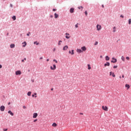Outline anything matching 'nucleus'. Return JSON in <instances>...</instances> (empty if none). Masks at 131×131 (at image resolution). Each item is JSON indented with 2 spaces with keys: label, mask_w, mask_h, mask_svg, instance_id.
Listing matches in <instances>:
<instances>
[{
  "label": "nucleus",
  "mask_w": 131,
  "mask_h": 131,
  "mask_svg": "<svg viewBox=\"0 0 131 131\" xmlns=\"http://www.w3.org/2000/svg\"><path fill=\"white\" fill-rule=\"evenodd\" d=\"M34 95H35V96H36L37 95V94L36 93H35Z\"/></svg>",
  "instance_id": "52"
},
{
  "label": "nucleus",
  "mask_w": 131,
  "mask_h": 131,
  "mask_svg": "<svg viewBox=\"0 0 131 131\" xmlns=\"http://www.w3.org/2000/svg\"><path fill=\"white\" fill-rule=\"evenodd\" d=\"M106 66H110V63L107 62L106 63L104 64V67H106Z\"/></svg>",
  "instance_id": "18"
},
{
  "label": "nucleus",
  "mask_w": 131,
  "mask_h": 131,
  "mask_svg": "<svg viewBox=\"0 0 131 131\" xmlns=\"http://www.w3.org/2000/svg\"><path fill=\"white\" fill-rule=\"evenodd\" d=\"M54 17L55 19H57V18H58V17H59V15L57 13H55L54 14Z\"/></svg>",
  "instance_id": "19"
},
{
  "label": "nucleus",
  "mask_w": 131,
  "mask_h": 131,
  "mask_svg": "<svg viewBox=\"0 0 131 131\" xmlns=\"http://www.w3.org/2000/svg\"><path fill=\"white\" fill-rule=\"evenodd\" d=\"M40 60H42V57H40Z\"/></svg>",
  "instance_id": "53"
},
{
  "label": "nucleus",
  "mask_w": 131,
  "mask_h": 131,
  "mask_svg": "<svg viewBox=\"0 0 131 131\" xmlns=\"http://www.w3.org/2000/svg\"><path fill=\"white\" fill-rule=\"evenodd\" d=\"M21 62H24V59H23V60H21Z\"/></svg>",
  "instance_id": "56"
},
{
  "label": "nucleus",
  "mask_w": 131,
  "mask_h": 131,
  "mask_svg": "<svg viewBox=\"0 0 131 131\" xmlns=\"http://www.w3.org/2000/svg\"><path fill=\"white\" fill-rule=\"evenodd\" d=\"M71 55H74V50H72Z\"/></svg>",
  "instance_id": "28"
},
{
  "label": "nucleus",
  "mask_w": 131,
  "mask_h": 131,
  "mask_svg": "<svg viewBox=\"0 0 131 131\" xmlns=\"http://www.w3.org/2000/svg\"><path fill=\"white\" fill-rule=\"evenodd\" d=\"M102 109L104 110V111H108V107L105 106H102Z\"/></svg>",
  "instance_id": "3"
},
{
  "label": "nucleus",
  "mask_w": 131,
  "mask_h": 131,
  "mask_svg": "<svg viewBox=\"0 0 131 131\" xmlns=\"http://www.w3.org/2000/svg\"><path fill=\"white\" fill-rule=\"evenodd\" d=\"M121 60L122 61H123V62H124L125 61V58L124 57V56H121Z\"/></svg>",
  "instance_id": "20"
},
{
  "label": "nucleus",
  "mask_w": 131,
  "mask_h": 131,
  "mask_svg": "<svg viewBox=\"0 0 131 131\" xmlns=\"http://www.w3.org/2000/svg\"><path fill=\"white\" fill-rule=\"evenodd\" d=\"M80 115H83V113H80Z\"/></svg>",
  "instance_id": "45"
},
{
  "label": "nucleus",
  "mask_w": 131,
  "mask_h": 131,
  "mask_svg": "<svg viewBox=\"0 0 131 131\" xmlns=\"http://www.w3.org/2000/svg\"><path fill=\"white\" fill-rule=\"evenodd\" d=\"M52 126H53V127H56V126H57V123H53L52 124Z\"/></svg>",
  "instance_id": "22"
},
{
  "label": "nucleus",
  "mask_w": 131,
  "mask_h": 131,
  "mask_svg": "<svg viewBox=\"0 0 131 131\" xmlns=\"http://www.w3.org/2000/svg\"><path fill=\"white\" fill-rule=\"evenodd\" d=\"M56 65L55 64H53V67H50V69L51 70H56Z\"/></svg>",
  "instance_id": "4"
},
{
  "label": "nucleus",
  "mask_w": 131,
  "mask_h": 131,
  "mask_svg": "<svg viewBox=\"0 0 131 131\" xmlns=\"http://www.w3.org/2000/svg\"><path fill=\"white\" fill-rule=\"evenodd\" d=\"M10 104H11V102L8 103V105H10Z\"/></svg>",
  "instance_id": "60"
},
{
  "label": "nucleus",
  "mask_w": 131,
  "mask_h": 131,
  "mask_svg": "<svg viewBox=\"0 0 131 131\" xmlns=\"http://www.w3.org/2000/svg\"><path fill=\"white\" fill-rule=\"evenodd\" d=\"M55 51H56V48L53 49V52H55Z\"/></svg>",
  "instance_id": "44"
},
{
  "label": "nucleus",
  "mask_w": 131,
  "mask_h": 131,
  "mask_svg": "<svg viewBox=\"0 0 131 131\" xmlns=\"http://www.w3.org/2000/svg\"><path fill=\"white\" fill-rule=\"evenodd\" d=\"M36 97H37V96H35V98H36Z\"/></svg>",
  "instance_id": "62"
},
{
  "label": "nucleus",
  "mask_w": 131,
  "mask_h": 131,
  "mask_svg": "<svg viewBox=\"0 0 131 131\" xmlns=\"http://www.w3.org/2000/svg\"><path fill=\"white\" fill-rule=\"evenodd\" d=\"M78 9H79V10H80V9H83V7L82 6H80L78 7Z\"/></svg>",
  "instance_id": "29"
},
{
  "label": "nucleus",
  "mask_w": 131,
  "mask_h": 131,
  "mask_svg": "<svg viewBox=\"0 0 131 131\" xmlns=\"http://www.w3.org/2000/svg\"><path fill=\"white\" fill-rule=\"evenodd\" d=\"M96 28H97V30H98V31H100V30H101V29H102V27H101V25H97L96 26Z\"/></svg>",
  "instance_id": "1"
},
{
  "label": "nucleus",
  "mask_w": 131,
  "mask_h": 131,
  "mask_svg": "<svg viewBox=\"0 0 131 131\" xmlns=\"http://www.w3.org/2000/svg\"><path fill=\"white\" fill-rule=\"evenodd\" d=\"M51 91H53V89H51Z\"/></svg>",
  "instance_id": "63"
},
{
  "label": "nucleus",
  "mask_w": 131,
  "mask_h": 131,
  "mask_svg": "<svg viewBox=\"0 0 131 131\" xmlns=\"http://www.w3.org/2000/svg\"><path fill=\"white\" fill-rule=\"evenodd\" d=\"M25 60V61H26V58H25L24 60Z\"/></svg>",
  "instance_id": "55"
},
{
  "label": "nucleus",
  "mask_w": 131,
  "mask_h": 131,
  "mask_svg": "<svg viewBox=\"0 0 131 131\" xmlns=\"http://www.w3.org/2000/svg\"><path fill=\"white\" fill-rule=\"evenodd\" d=\"M7 130H8V128L3 129V131H7Z\"/></svg>",
  "instance_id": "40"
},
{
  "label": "nucleus",
  "mask_w": 131,
  "mask_h": 131,
  "mask_svg": "<svg viewBox=\"0 0 131 131\" xmlns=\"http://www.w3.org/2000/svg\"><path fill=\"white\" fill-rule=\"evenodd\" d=\"M102 7L104 8V5H102Z\"/></svg>",
  "instance_id": "57"
},
{
  "label": "nucleus",
  "mask_w": 131,
  "mask_h": 131,
  "mask_svg": "<svg viewBox=\"0 0 131 131\" xmlns=\"http://www.w3.org/2000/svg\"><path fill=\"white\" fill-rule=\"evenodd\" d=\"M27 35L28 36H29V34H27Z\"/></svg>",
  "instance_id": "54"
},
{
  "label": "nucleus",
  "mask_w": 131,
  "mask_h": 131,
  "mask_svg": "<svg viewBox=\"0 0 131 131\" xmlns=\"http://www.w3.org/2000/svg\"><path fill=\"white\" fill-rule=\"evenodd\" d=\"M116 31V28L115 27H114L113 32H115Z\"/></svg>",
  "instance_id": "30"
},
{
  "label": "nucleus",
  "mask_w": 131,
  "mask_h": 131,
  "mask_svg": "<svg viewBox=\"0 0 131 131\" xmlns=\"http://www.w3.org/2000/svg\"><path fill=\"white\" fill-rule=\"evenodd\" d=\"M76 52H77V53H78L79 54L82 53V51L79 49H77Z\"/></svg>",
  "instance_id": "10"
},
{
  "label": "nucleus",
  "mask_w": 131,
  "mask_h": 131,
  "mask_svg": "<svg viewBox=\"0 0 131 131\" xmlns=\"http://www.w3.org/2000/svg\"><path fill=\"white\" fill-rule=\"evenodd\" d=\"M110 76H112L113 77H115V74H114V73L112 72H110Z\"/></svg>",
  "instance_id": "12"
},
{
  "label": "nucleus",
  "mask_w": 131,
  "mask_h": 131,
  "mask_svg": "<svg viewBox=\"0 0 131 131\" xmlns=\"http://www.w3.org/2000/svg\"><path fill=\"white\" fill-rule=\"evenodd\" d=\"M12 19H13V21H15V20H16V16H13L12 17Z\"/></svg>",
  "instance_id": "25"
},
{
  "label": "nucleus",
  "mask_w": 131,
  "mask_h": 131,
  "mask_svg": "<svg viewBox=\"0 0 131 131\" xmlns=\"http://www.w3.org/2000/svg\"><path fill=\"white\" fill-rule=\"evenodd\" d=\"M131 24V19H129L128 20V24L130 25Z\"/></svg>",
  "instance_id": "31"
},
{
  "label": "nucleus",
  "mask_w": 131,
  "mask_h": 131,
  "mask_svg": "<svg viewBox=\"0 0 131 131\" xmlns=\"http://www.w3.org/2000/svg\"><path fill=\"white\" fill-rule=\"evenodd\" d=\"M62 42V40H59L58 42V46H61V43Z\"/></svg>",
  "instance_id": "26"
},
{
  "label": "nucleus",
  "mask_w": 131,
  "mask_h": 131,
  "mask_svg": "<svg viewBox=\"0 0 131 131\" xmlns=\"http://www.w3.org/2000/svg\"><path fill=\"white\" fill-rule=\"evenodd\" d=\"M122 78H124V75H122Z\"/></svg>",
  "instance_id": "43"
},
{
  "label": "nucleus",
  "mask_w": 131,
  "mask_h": 131,
  "mask_svg": "<svg viewBox=\"0 0 131 131\" xmlns=\"http://www.w3.org/2000/svg\"><path fill=\"white\" fill-rule=\"evenodd\" d=\"M53 62H55V63H58V61H57V60L56 59H54Z\"/></svg>",
  "instance_id": "33"
},
{
  "label": "nucleus",
  "mask_w": 131,
  "mask_h": 131,
  "mask_svg": "<svg viewBox=\"0 0 131 131\" xmlns=\"http://www.w3.org/2000/svg\"><path fill=\"white\" fill-rule=\"evenodd\" d=\"M8 113H9V114H10V115H11V116H14V113H13L12 112V111H8Z\"/></svg>",
  "instance_id": "15"
},
{
  "label": "nucleus",
  "mask_w": 131,
  "mask_h": 131,
  "mask_svg": "<svg viewBox=\"0 0 131 131\" xmlns=\"http://www.w3.org/2000/svg\"><path fill=\"white\" fill-rule=\"evenodd\" d=\"M97 45H98V41H96L94 44L95 46H97Z\"/></svg>",
  "instance_id": "36"
},
{
  "label": "nucleus",
  "mask_w": 131,
  "mask_h": 131,
  "mask_svg": "<svg viewBox=\"0 0 131 131\" xmlns=\"http://www.w3.org/2000/svg\"><path fill=\"white\" fill-rule=\"evenodd\" d=\"M7 35H9V33H7Z\"/></svg>",
  "instance_id": "61"
},
{
  "label": "nucleus",
  "mask_w": 131,
  "mask_h": 131,
  "mask_svg": "<svg viewBox=\"0 0 131 131\" xmlns=\"http://www.w3.org/2000/svg\"><path fill=\"white\" fill-rule=\"evenodd\" d=\"M100 58H103V56L101 55V56H100Z\"/></svg>",
  "instance_id": "50"
},
{
  "label": "nucleus",
  "mask_w": 131,
  "mask_h": 131,
  "mask_svg": "<svg viewBox=\"0 0 131 131\" xmlns=\"http://www.w3.org/2000/svg\"><path fill=\"white\" fill-rule=\"evenodd\" d=\"M49 61H50V59H47V62H49Z\"/></svg>",
  "instance_id": "47"
},
{
  "label": "nucleus",
  "mask_w": 131,
  "mask_h": 131,
  "mask_svg": "<svg viewBox=\"0 0 131 131\" xmlns=\"http://www.w3.org/2000/svg\"><path fill=\"white\" fill-rule=\"evenodd\" d=\"M75 27L76 28H77L78 27V24H77L76 25H75Z\"/></svg>",
  "instance_id": "34"
},
{
  "label": "nucleus",
  "mask_w": 131,
  "mask_h": 131,
  "mask_svg": "<svg viewBox=\"0 0 131 131\" xmlns=\"http://www.w3.org/2000/svg\"><path fill=\"white\" fill-rule=\"evenodd\" d=\"M38 115L37 114V113H34L33 115V118H36V117H37Z\"/></svg>",
  "instance_id": "8"
},
{
  "label": "nucleus",
  "mask_w": 131,
  "mask_h": 131,
  "mask_svg": "<svg viewBox=\"0 0 131 131\" xmlns=\"http://www.w3.org/2000/svg\"><path fill=\"white\" fill-rule=\"evenodd\" d=\"M11 49H13V48H15V45L14 44H11L10 46Z\"/></svg>",
  "instance_id": "21"
},
{
  "label": "nucleus",
  "mask_w": 131,
  "mask_h": 131,
  "mask_svg": "<svg viewBox=\"0 0 131 131\" xmlns=\"http://www.w3.org/2000/svg\"><path fill=\"white\" fill-rule=\"evenodd\" d=\"M88 70H91V69H92V68L91 67L90 64H88Z\"/></svg>",
  "instance_id": "23"
},
{
  "label": "nucleus",
  "mask_w": 131,
  "mask_h": 131,
  "mask_svg": "<svg viewBox=\"0 0 131 131\" xmlns=\"http://www.w3.org/2000/svg\"><path fill=\"white\" fill-rule=\"evenodd\" d=\"M119 78L121 79V76H119Z\"/></svg>",
  "instance_id": "58"
},
{
  "label": "nucleus",
  "mask_w": 131,
  "mask_h": 131,
  "mask_svg": "<svg viewBox=\"0 0 131 131\" xmlns=\"http://www.w3.org/2000/svg\"><path fill=\"white\" fill-rule=\"evenodd\" d=\"M10 6L11 7V8H12L13 7V5L10 4Z\"/></svg>",
  "instance_id": "48"
},
{
  "label": "nucleus",
  "mask_w": 131,
  "mask_h": 131,
  "mask_svg": "<svg viewBox=\"0 0 131 131\" xmlns=\"http://www.w3.org/2000/svg\"><path fill=\"white\" fill-rule=\"evenodd\" d=\"M2 67L3 66L1 64H0V68H2Z\"/></svg>",
  "instance_id": "51"
},
{
  "label": "nucleus",
  "mask_w": 131,
  "mask_h": 131,
  "mask_svg": "<svg viewBox=\"0 0 131 131\" xmlns=\"http://www.w3.org/2000/svg\"><path fill=\"white\" fill-rule=\"evenodd\" d=\"M66 38H67V39H69L70 38V36H69L70 34L68 33H66Z\"/></svg>",
  "instance_id": "7"
},
{
  "label": "nucleus",
  "mask_w": 131,
  "mask_h": 131,
  "mask_svg": "<svg viewBox=\"0 0 131 131\" xmlns=\"http://www.w3.org/2000/svg\"><path fill=\"white\" fill-rule=\"evenodd\" d=\"M120 17H121V18H123V15H120Z\"/></svg>",
  "instance_id": "42"
},
{
  "label": "nucleus",
  "mask_w": 131,
  "mask_h": 131,
  "mask_svg": "<svg viewBox=\"0 0 131 131\" xmlns=\"http://www.w3.org/2000/svg\"><path fill=\"white\" fill-rule=\"evenodd\" d=\"M68 49V46H65L63 48V51H67V50Z\"/></svg>",
  "instance_id": "14"
},
{
  "label": "nucleus",
  "mask_w": 131,
  "mask_h": 131,
  "mask_svg": "<svg viewBox=\"0 0 131 131\" xmlns=\"http://www.w3.org/2000/svg\"><path fill=\"white\" fill-rule=\"evenodd\" d=\"M6 108V107H5V106L2 105L0 107V110L1 111L4 112L5 111V109Z\"/></svg>",
  "instance_id": "5"
},
{
  "label": "nucleus",
  "mask_w": 131,
  "mask_h": 131,
  "mask_svg": "<svg viewBox=\"0 0 131 131\" xmlns=\"http://www.w3.org/2000/svg\"><path fill=\"white\" fill-rule=\"evenodd\" d=\"M53 15H50V18H53Z\"/></svg>",
  "instance_id": "49"
},
{
  "label": "nucleus",
  "mask_w": 131,
  "mask_h": 131,
  "mask_svg": "<svg viewBox=\"0 0 131 131\" xmlns=\"http://www.w3.org/2000/svg\"><path fill=\"white\" fill-rule=\"evenodd\" d=\"M70 12L72 14L73 13H74V8H72L70 10Z\"/></svg>",
  "instance_id": "11"
},
{
  "label": "nucleus",
  "mask_w": 131,
  "mask_h": 131,
  "mask_svg": "<svg viewBox=\"0 0 131 131\" xmlns=\"http://www.w3.org/2000/svg\"><path fill=\"white\" fill-rule=\"evenodd\" d=\"M69 54H72L71 51H69Z\"/></svg>",
  "instance_id": "46"
},
{
  "label": "nucleus",
  "mask_w": 131,
  "mask_h": 131,
  "mask_svg": "<svg viewBox=\"0 0 131 131\" xmlns=\"http://www.w3.org/2000/svg\"><path fill=\"white\" fill-rule=\"evenodd\" d=\"M117 67H118L117 66H114V67H113V68H114V69H116V68H117Z\"/></svg>",
  "instance_id": "32"
},
{
  "label": "nucleus",
  "mask_w": 131,
  "mask_h": 131,
  "mask_svg": "<svg viewBox=\"0 0 131 131\" xmlns=\"http://www.w3.org/2000/svg\"><path fill=\"white\" fill-rule=\"evenodd\" d=\"M126 60H129V57H128V56H127L126 57Z\"/></svg>",
  "instance_id": "35"
},
{
  "label": "nucleus",
  "mask_w": 131,
  "mask_h": 131,
  "mask_svg": "<svg viewBox=\"0 0 131 131\" xmlns=\"http://www.w3.org/2000/svg\"><path fill=\"white\" fill-rule=\"evenodd\" d=\"M105 60H106V61H109L110 60V57H109V56H106Z\"/></svg>",
  "instance_id": "17"
},
{
  "label": "nucleus",
  "mask_w": 131,
  "mask_h": 131,
  "mask_svg": "<svg viewBox=\"0 0 131 131\" xmlns=\"http://www.w3.org/2000/svg\"><path fill=\"white\" fill-rule=\"evenodd\" d=\"M16 75H21V71H17L15 72Z\"/></svg>",
  "instance_id": "9"
},
{
  "label": "nucleus",
  "mask_w": 131,
  "mask_h": 131,
  "mask_svg": "<svg viewBox=\"0 0 131 131\" xmlns=\"http://www.w3.org/2000/svg\"><path fill=\"white\" fill-rule=\"evenodd\" d=\"M125 88H127V90H128L129 88H130V86H129V84H126L125 85Z\"/></svg>",
  "instance_id": "16"
},
{
  "label": "nucleus",
  "mask_w": 131,
  "mask_h": 131,
  "mask_svg": "<svg viewBox=\"0 0 131 131\" xmlns=\"http://www.w3.org/2000/svg\"><path fill=\"white\" fill-rule=\"evenodd\" d=\"M36 44L37 46H38V45H39V43H37V41H34V45H36Z\"/></svg>",
  "instance_id": "24"
},
{
  "label": "nucleus",
  "mask_w": 131,
  "mask_h": 131,
  "mask_svg": "<svg viewBox=\"0 0 131 131\" xmlns=\"http://www.w3.org/2000/svg\"><path fill=\"white\" fill-rule=\"evenodd\" d=\"M23 48H25L26 46H27V43L26 42V41H24V42H23Z\"/></svg>",
  "instance_id": "13"
},
{
  "label": "nucleus",
  "mask_w": 131,
  "mask_h": 131,
  "mask_svg": "<svg viewBox=\"0 0 131 131\" xmlns=\"http://www.w3.org/2000/svg\"><path fill=\"white\" fill-rule=\"evenodd\" d=\"M36 121H37V119H35V120L33 121V122H36Z\"/></svg>",
  "instance_id": "39"
},
{
  "label": "nucleus",
  "mask_w": 131,
  "mask_h": 131,
  "mask_svg": "<svg viewBox=\"0 0 131 131\" xmlns=\"http://www.w3.org/2000/svg\"><path fill=\"white\" fill-rule=\"evenodd\" d=\"M81 49V51H82V53H83V52H85V51H86V47H85V46L82 47Z\"/></svg>",
  "instance_id": "2"
},
{
  "label": "nucleus",
  "mask_w": 131,
  "mask_h": 131,
  "mask_svg": "<svg viewBox=\"0 0 131 131\" xmlns=\"http://www.w3.org/2000/svg\"><path fill=\"white\" fill-rule=\"evenodd\" d=\"M53 12H55V11H57V9H53Z\"/></svg>",
  "instance_id": "41"
},
{
  "label": "nucleus",
  "mask_w": 131,
  "mask_h": 131,
  "mask_svg": "<svg viewBox=\"0 0 131 131\" xmlns=\"http://www.w3.org/2000/svg\"><path fill=\"white\" fill-rule=\"evenodd\" d=\"M112 60H112L111 61V62L112 63H116V62H117V59H116L114 57H113L112 58Z\"/></svg>",
  "instance_id": "6"
},
{
  "label": "nucleus",
  "mask_w": 131,
  "mask_h": 131,
  "mask_svg": "<svg viewBox=\"0 0 131 131\" xmlns=\"http://www.w3.org/2000/svg\"><path fill=\"white\" fill-rule=\"evenodd\" d=\"M28 96H31V92H29L27 94Z\"/></svg>",
  "instance_id": "27"
},
{
  "label": "nucleus",
  "mask_w": 131,
  "mask_h": 131,
  "mask_svg": "<svg viewBox=\"0 0 131 131\" xmlns=\"http://www.w3.org/2000/svg\"><path fill=\"white\" fill-rule=\"evenodd\" d=\"M32 97H34V95L33 94V95H32Z\"/></svg>",
  "instance_id": "59"
},
{
  "label": "nucleus",
  "mask_w": 131,
  "mask_h": 131,
  "mask_svg": "<svg viewBox=\"0 0 131 131\" xmlns=\"http://www.w3.org/2000/svg\"><path fill=\"white\" fill-rule=\"evenodd\" d=\"M85 15H86V16L88 15V12L86 11H85Z\"/></svg>",
  "instance_id": "38"
},
{
  "label": "nucleus",
  "mask_w": 131,
  "mask_h": 131,
  "mask_svg": "<svg viewBox=\"0 0 131 131\" xmlns=\"http://www.w3.org/2000/svg\"><path fill=\"white\" fill-rule=\"evenodd\" d=\"M23 109H26V106L25 105H24L23 106Z\"/></svg>",
  "instance_id": "37"
}]
</instances>
